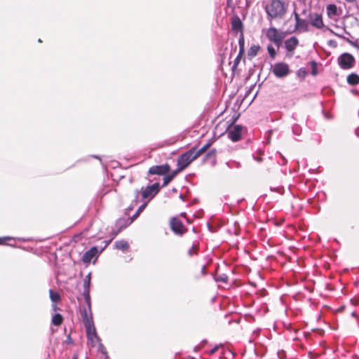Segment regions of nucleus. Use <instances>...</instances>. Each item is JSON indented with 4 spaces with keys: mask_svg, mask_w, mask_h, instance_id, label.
Wrapping results in <instances>:
<instances>
[{
    "mask_svg": "<svg viewBox=\"0 0 359 359\" xmlns=\"http://www.w3.org/2000/svg\"><path fill=\"white\" fill-rule=\"evenodd\" d=\"M265 11L269 18H281L286 13L285 4L280 0H271Z\"/></svg>",
    "mask_w": 359,
    "mask_h": 359,
    "instance_id": "nucleus-1",
    "label": "nucleus"
},
{
    "mask_svg": "<svg viewBox=\"0 0 359 359\" xmlns=\"http://www.w3.org/2000/svg\"><path fill=\"white\" fill-rule=\"evenodd\" d=\"M161 186L158 182H155L151 185L142 187L140 189L142 200L149 202L160 191Z\"/></svg>",
    "mask_w": 359,
    "mask_h": 359,
    "instance_id": "nucleus-2",
    "label": "nucleus"
},
{
    "mask_svg": "<svg viewBox=\"0 0 359 359\" xmlns=\"http://www.w3.org/2000/svg\"><path fill=\"white\" fill-rule=\"evenodd\" d=\"M194 154V149H190L182 154L177 161V169L180 172L184 170L194 160L196 159Z\"/></svg>",
    "mask_w": 359,
    "mask_h": 359,
    "instance_id": "nucleus-3",
    "label": "nucleus"
},
{
    "mask_svg": "<svg viewBox=\"0 0 359 359\" xmlns=\"http://www.w3.org/2000/svg\"><path fill=\"white\" fill-rule=\"evenodd\" d=\"M86 306H83L80 309V313L82 318L83 323L84 327L91 326L94 324L93 319V313L91 310V299H89V302H85Z\"/></svg>",
    "mask_w": 359,
    "mask_h": 359,
    "instance_id": "nucleus-4",
    "label": "nucleus"
},
{
    "mask_svg": "<svg viewBox=\"0 0 359 359\" xmlns=\"http://www.w3.org/2000/svg\"><path fill=\"white\" fill-rule=\"evenodd\" d=\"M337 62L341 69H349L354 66L355 59L351 53H344L339 56Z\"/></svg>",
    "mask_w": 359,
    "mask_h": 359,
    "instance_id": "nucleus-5",
    "label": "nucleus"
},
{
    "mask_svg": "<svg viewBox=\"0 0 359 359\" xmlns=\"http://www.w3.org/2000/svg\"><path fill=\"white\" fill-rule=\"evenodd\" d=\"M86 337L88 341L90 342L92 346H95V341H96L99 344V349H104L103 344L101 343V339L97 334L96 328L95 325L93 324L91 326L86 327Z\"/></svg>",
    "mask_w": 359,
    "mask_h": 359,
    "instance_id": "nucleus-6",
    "label": "nucleus"
},
{
    "mask_svg": "<svg viewBox=\"0 0 359 359\" xmlns=\"http://www.w3.org/2000/svg\"><path fill=\"white\" fill-rule=\"evenodd\" d=\"M272 72L277 78H283L290 73L289 65L283 62H278L274 64Z\"/></svg>",
    "mask_w": 359,
    "mask_h": 359,
    "instance_id": "nucleus-7",
    "label": "nucleus"
},
{
    "mask_svg": "<svg viewBox=\"0 0 359 359\" xmlns=\"http://www.w3.org/2000/svg\"><path fill=\"white\" fill-rule=\"evenodd\" d=\"M266 37L269 40L275 43V45L279 48L284 36L282 33H279L276 28L272 27H270L266 32Z\"/></svg>",
    "mask_w": 359,
    "mask_h": 359,
    "instance_id": "nucleus-8",
    "label": "nucleus"
},
{
    "mask_svg": "<svg viewBox=\"0 0 359 359\" xmlns=\"http://www.w3.org/2000/svg\"><path fill=\"white\" fill-rule=\"evenodd\" d=\"M170 166L168 163L163 165H153L148 170L149 175H165L170 172Z\"/></svg>",
    "mask_w": 359,
    "mask_h": 359,
    "instance_id": "nucleus-9",
    "label": "nucleus"
},
{
    "mask_svg": "<svg viewBox=\"0 0 359 359\" xmlns=\"http://www.w3.org/2000/svg\"><path fill=\"white\" fill-rule=\"evenodd\" d=\"M243 127L241 125L235 126L232 129H228L226 133L228 137L232 142H238L241 140Z\"/></svg>",
    "mask_w": 359,
    "mask_h": 359,
    "instance_id": "nucleus-10",
    "label": "nucleus"
},
{
    "mask_svg": "<svg viewBox=\"0 0 359 359\" xmlns=\"http://www.w3.org/2000/svg\"><path fill=\"white\" fill-rule=\"evenodd\" d=\"M90 282H91V273H88L83 280V291L82 296L83 297L85 302H89L90 299Z\"/></svg>",
    "mask_w": 359,
    "mask_h": 359,
    "instance_id": "nucleus-11",
    "label": "nucleus"
},
{
    "mask_svg": "<svg viewBox=\"0 0 359 359\" xmlns=\"http://www.w3.org/2000/svg\"><path fill=\"white\" fill-rule=\"evenodd\" d=\"M310 24L317 29H322L324 27L322 15L318 13L309 15Z\"/></svg>",
    "mask_w": 359,
    "mask_h": 359,
    "instance_id": "nucleus-12",
    "label": "nucleus"
},
{
    "mask_svg": "<svg viewBox=\"0 0 359 359\" xmlns=\"http://www.w3.org/2000/svg\"><path fill=\"white\" fill-rule=\"evenodd\" d=\"M98 253H100L98 248L97 246H93L83 254L82 260L85 263H89Z\"/></svg>",
    "mask_w": 359,
    "mask_h": 359,
    "instance_id": "nucleus-13",
    "label": "nucleus"
},
{
    "mask_svg": "<svg viewBox=\"0 0 359 359\" xmlns=\"http://www.w3.org/2000/svg\"><path fill=\"white\" fill-rule=\"evenodd\" d=\"M294 19H295V28L300 29L303 32H307L309 30L308 22L299 18V15L294 11Z\"/></svg>",
    "mask_w": 359,
    "mask_h": 359,
    "instance_id": "nucleus-14",
    "label": "nucleus"
},
{
    "mask_svg": "<svg viewBox=\"0 0 359 359\" xmlns=\"http://www.w3.org/2000/svg\"><path fill=\"white\" fill-rule=\"evenodd\" d=\"M231 29L233 32L243 33V24L237 15H233L231 20Z\"/></svg>",
    "mask_w": 359,
    "mask_h": 359,
    "instance_id": "nucleus-15",
    "label": "nucleus"
},
{
    "mask_svg": "<svg viewBox=\"0 0 359 359\" xmlns=\"http://www.w3.org/2000/svg\"><path fill=\"white\" fill-rule=\"evenodd\" d=\"M171 229L173 232L177 234H182L184 225L182 222L176 218H172L170 222Z\"/></svg>",
    "mask_w": 359,
    "mask_h": 359,
    "instance_id": "nucleus-16",
    "label": "nucleus"
},
{
    "mask_svg": "<svg viewBox=\"0 0 359 359\" xmlns=\"http://www.w3.org/2000/svg\"><path fill=\"white\" fill-rule=\"evenodd\" d=\"M299 43V40L296 36H291L285 41V46L287 51H293Z\"/></svg>",
    "mask_w": 359,
    "mask_h": 359,
    "instance_id": "nucleus-17",
    "label": "nucleus"
},
{
    "mask_svg": "<svg viewBox=\"0 0 359 359\" xmlns=\"http://www.w3.org/2000/svg\"><path fill=\"white\" fill-rule=\"evenodd\" d=\"M131 224V221L128 218H119L116 220L115 226L118 229V232H121Z\"/></svg>",
    "mask_w": 359,
    "mask_h": 359,
    "instance_id": "nucleus-18",
    "label": "nucleus"
},
{
    "mask_svg": "<svg viewBox=\"0 0 359 359\" xmlns=\"http://www.w3.org/2000/svg\"><path fill=\"white\" fill-rule=\"evenodd\" d=\"M114 247L117 250H120L123 252H126L129 249V244L125 240L116 241L114 243Z\"/></svg>",
    "mask_w": 359,
    "mask_h": 359,
    "instance_id": "nucleus-19",
    "label": "nucleus"
},
{
    "mask_svg": "<svg viewBox=\"0 0 359 359\" xmlns=\"http://www.w3.org/2000/svg\"><path fill=\"white\" fill-rule=\"evenodd\" d=\"M180 172V171L176 168L175 170L172 171L170 174L165 175L163 177V182L162 187L167 186L168 184V183H170L175 177V176L177 175V173Z\"/></svg>",
    "mask_w": 359,
    "mask_h": 359,
    "instance_id": "nucleus-20",
    "label": "nucleus"
},
{
    "mask_svg": "<svg viewBox=\"0 0 359 359\" xmlns=\"http://www.w3.org/2000/svg\"><path fill=\"white\" fill-rule=\"evenodd\" d=\"M346 81L349 85L355 86L359 83V76L355 73H351L347 76Z\"/></svg>",
    "mask_w": 359,
    "mask_h": 359,
    "instance_id": "nucleus-21",
    "label": "nucleus"
},
{
    "mask_svg": "<svg viewBox=\"0 0 359 359\" xmlns=\"http://www.w3.org/2000/svg\"><path fill=\"white\" fill-rule=\"evenodd\" d=\"M63 317L60 313H56L53 315L51 322L55 326H59L62 323Z\"/></svg>",
    "mask_w": 359,
    "mask_h": 359,
    "instance_id": "nucleus-22",
    "label": "nucleus"
},
{
    "mask_svg": "<svg viewBox=\"0 0 359 359\" xmlns=\"http://www.w3.org/2000/svg\"><path fill=\"white\" fill-rule=\"evenodd\" d=\"M239 55H243L245 51V39L243 33L239 34L238 37Z\"/></svg>",
    "mask_w": 359,
    "mask_h": 359,
    "instance_id": "nucleus-23",
    "label": "nucleus"
},
{
    "mask_svg": "<svg viewBox=\"0 0 359 359\" xmlns=\"http://www.w3.org/2000/svg\"><path fill=\"white\" fill-rule=\"evenodd\" d=\"M326 10H327V13L329 16L338 15L337 6L335 4H328L327 6Z\"/></svg>",
    "mask_w": 359,
    "mask_h": 359,
    "instance_id": "nucleus-24",
    "label": "nucleus"
},
{
    "mask_svg": "<svg viewBox=\"0 0 359 359\" xmlns=\"http://www.w3.org/2000/svg\"><path fill=\"white\" fill-rule=\"evenodd\" d=\"M259 48L260 47L259 45H252L250 46L248 53V56L251 58L255 57L259 50Z\"/></svg>",
    "mask_w": 359,
    "mask_h": 359,
    "instance_id": "nucleus-25",
    "label": "nucleus"
},
{
    "mask_svg": "<svg viewBox=\"0 0 359 359\" xmlns=\"http://www.w3.org/2000/svg\"><path fill=\"white\" fill-rule=\"evenodd\" d=\"M15 241V238H13V237H11V236L0 237V245H6L11 246V247H15V243H6V241Z\"/></svg>",
    "mask_w": 359,
    "mask_h": 359,
    "instance_id": "nucleus-26",
    "label": "nucleus"
},
{
    "mask_svg": "<svg viewBox=\"0 0 359 359\" xmlns=\"http://www.w3.org/2000/svg\"><path fill=\"white\" fill-rule=\"evenodd\" d=\"M216 153L217 151L215 149H210L204 156L203 162H205L208 158H212L214 161L216 160Z\"/></svg>",
    "mask_w": 359,
    "mask_h": 359,
    "instance_id": "nucleus-27",
    "label": "nucleus"
},
{
    "mask_svg": "<svg viewBox=\"0 0 359 359\" xmlns=\"http://www.w3.org/2000/svg\"><path fill=\"white\" fill-rule=\"evenodd\" d=\"M49 297L51 301L56 303L60 299V296L57 292H54L53 290H49Z\"/></svg>",
    "mask_w": 359,
    "mask_h": 359,
    "instance_id": "nucleus-28",
    "label": "nucleus"
},
{
    "mask_svg": "<svg viewBox=\"0 0 359 359\" xmlns=\"http://www.w3.org/2000/svg\"><path fill=\"white\" fill-rule=\"evenodd\" d=\"M191 149H194V154L195 157L198 158L199 156H201L203 153H204L208 147L204 144L201 149H197L196 147H192Z\"/></svg>",
    "mask_w": 359,
    "mask_h": 359,
    "instance_id": "nucleus-29",
    "label": "nucleus"
},
{
    "mask_svg": "<svg viewBox=\"0 0 359 359\" xmlns=\"http://www.w3.org/2000/svg\"><path fill=\"white\" fill-rule=\"evenodd\" d=\"M140 190L135 189V198L131 202V208H134L135 206H136L139 202V197L140 194Z\"/></svg>",
    "mask_w": 359,
    "mask_h": 359,
    "instance_id": "nucleus-30",
    "label": "nucleus"
},
{
    "mask_svg": "<svg viewBox=\"0 0 359 359\" xmlns=\"http://www.w3.org/2000/svg\"><path fill=\"white\" fill-rule=\"evenodd\" d=\"M307 74V72L305 68L302 67L297 72V76L301 80H304Z\"/></svg>",
    "mask_w": 359,
    "mask_h": 359,
    "instance_id": "nucleus-31",
    "label": "nucleus"
},
{
    "mask_svg": "<svg viewBox=\"0 0 359 359\" xmlns=\"http://www.w3.org/2000/svg\"><path fill=\"white\" fill-rule=\"evenodd\" d=\"M215 280L216 282H222L226 283L228 281V276L226 274L222 273L215 277Z\"/></svg>",
    "mask_w": 359,
    "mask_h": 359,
    "instance_id": "nucleus-32",
    "label": "nucleus"
},
{
    "mask_svg": "<svg viewBox=\"0 0 359 359\" xmlns=\"http://www.w3.org/2000/svg\"><path fill=\"white\" fill-rule=\"evenodd\" d=\"M310 65L311 66V74L316 76L318 74V63L315 60H312L310 62Z\"/></svg>",
    "mask_w": 359,
    "mask_h": 359,
    "instance_id": "nucleus-33",
    "label": "nucleus"
},
{
    "mask_svg": "<svg viewBox=\"0 0 359 359\" xmlns=\"http://www.w3.org/2000/svg\"><path fill=\"white\" fill-rule=\"evenodd\" d=\"M292 130L294 135H300L302 134V127L298 124H294L292 127Z\"/></svg>",
    "mask_w": 359,
    "mask_h": 359,
    "instance_id": "nucleus-34",
    "label": "nucleus"
},
{
    "mask_svg": "<svg viewBox=\"0 0 359 359\" xmlns=\"http://www.w3.org/2000/svg\"><path fill=\"white\" fill-rule=\"evenodd\" d=\"M267 50H268L269 56L272 59H274L276 55V51L275 48L271 45H269L267 46Z\"/></svg>",
    "mask_w": 359,
    "mask_h": 359,
    "instance_id": "nucleus-35",
    "label": "nucleus"
},
{
    "mask_svg": "<svg viewBox=\"0 0 359 359\" xmlns=\"http://www.w3.org/2000/svg\"><path fill=\"white\" fill-rule=\"evenodd\" d=\"M148 203V202L143 201V203L137 208L136 212L140 214L145 209Z\"/></svg>",
    "mask_w": 359,
    "mask_h": 359,
    "instance_id": "nucleus-36",
    "label": "nucleus"
},
{
    "mask_svg": "<svg viewBox=\"0 0 359 359\" xmlns=\"http://www.w3.org/2000/svg\"><path fill=\"white\" fill-rule=\"evenodd\" d=\"M111 241L112 240L110 238L108 241H103L104 245L100 248V253H101L109 245V244L111 242Z\"/></svg>",
    "mask_w": 359,
    "mask_h": 359,
    "instance_id": "nucleus-37",
    "label": "nucleus"
},
{
    "mask_svg": "<svg viewBox=\"0 0 359 359\" xmlns=\"http://www.w3.org/2000/svg\"><path fill=\"white\" fill-rule=\"evenodd\" d=\"M65 344H74V340L71 337V335L70 334H68L67 336V338L65 339V341H64Z\"/></svg>",
    "mask_w": 359,
    "mask_h": 359,
    "instance_id": "nucleus-38",
    "label": "nucleus"
},
{
    "mask_svg": "<svg viewBox=\"0 0 359 359\" xmlns=\"http://www.w3.org/2000/svg\"><path fill=\"white\" fill-rule=\"evenodd\" d=\"M195 246L192 245L191 248L188 250V255L192 257L194 254H196V251H194Z\"/></svg>",
    "mask_w": 359,
    "mask_h": 359,
    "instance_id": "nucleus-39",
    "label": "nucleus"
},
{
    "mask_svg": "<svg viewBox=\"0 0 359 359\" xmlns=\"http://www.w3.org/2000/svg\"><path fill=\"white\" fill-rule=\"evenodd\" d=\"M241 55H239V54H238V56L236 57V59H235V60H234L233 65V68L236 67L238 65V63H239V62H240L241 56Z\"/></svg>",
    "mask_w": 359,
    "mask_h": 359,
    "instance_id": "nucleus-40",
    "label": "nucleus"
},
{
    "mask_svg": "<svg viewBox=\"0 0 359 359\" xmlns=\"http://www.w3.org/2000/svg\"><path fill=\"white\" fill-rule=\"evenodd\" d=\"M271 190L273 191H276L281 194L283 193V187H275V188H271Z\"/></svg>",
    "mask_w": 359,
    "mask_h": 359,
    "instance_id": "nucleus-41",
    "label": "nucleus"
},
{
    "mask_svg": "<svg viewBox=\"0 0 359 359\" xmlns=\"http://www.w3.org/2000/svg\"><path fill=\"white\" fill-rule=\"evenodd\" d=\"M140 215V214L137 212L130 217H128V219L131 221V223Z\"/></svg>",
    "mask_w": 359,
    "mask_h": 359,
    "instance_id": "nucleus-42",
    "label": "nucleus"
},
{
    "mask_svg": "<svg viewBox=\"0 0 359 359\" xmlns=\"http://www.w3.org/2000/svg\"><path fill=\"white\" fill-rule=\"evenodd\" d=\"M120 232H118V229L116 230H113L111 233V239L113 240Z\"/></svg>",
    "mask_w": 359,
    "mask_h": 359,
    "instance_id": "nucleus-43",
    "label": "nucleus"
},
{
    "mask_svg": "<svg viewBox=\"0 0 359 359\" xmlns=\"http://www.w3.org/2000/svg\"><path fill=\"white\" fill-rule=\"evenodd\" d=\"M338 37H340V38H342L344 39H345L347 42H348L349 43L352 44V41H350L347 38H345L342 34L341 33H339V34H335Z\"/></svg>",
    "mask_w": 359,
    "mask_h": 359,
    "instance_id": "nucleus-44",
    "label": "nucleus"
},
{
    "mask_svg": "<svg viewBox=\"0 0 359 359\" xmlns=\"http://www.w3.org/2000/svg\"><path fill=\"white\" fill-rule=\"evenodd\" d=\"M207 343L208 341L206 339H203L199 344L200 348H202L203 347H204L207 344Z\"/></svg>",
    "mask_w": 359,
    "mask_h": 359,
    "instance_id": "nucleus-45",
    "label": "nucleus"
},
{
    "mask_svg": "<svg viewBox=\"0 0 359 359\" xmlns=\"http://www.w3.org/2000/svg\"><path fill=\"white\" fill-rule=\"evenodd\" d=\"M201 273L202 276H205L206 275V270H205V266L203 265L201 268Z\"/></svg>",
    "mask_w": 359,
    "mask_h": 359,
    "instance_id": "nucleus-46",
    "label": "nucleus"
},
{
    "mask_svg": "<svg viewBox=\"0 0 359 359\" xmlns=\"http://www.w3.org/2000/svg\"><path fill=\"white\" fill-rule=\"evenodd\" d=\"M217 349H218V346H217V345H216L215 347H213V348L210 350V354H213L214 353H215V352L217 351Z\"/></svg>",
    "mask_w": 359,
    "mask_h": 359,
    "instance_id": "nucleus-47",
    "label": "nucleus"
},
{
    "mask_svg": "<svg viewBox=\"0 0 359 359\" xmlns=\"http://www.w3.org/2000/svg\"><path fill=\"white\" fill-rule=\"evenodd\" d=\"M17 240L22 241H30V238H17Z\"/></svg>",
    "mask_w": 359,
    "mask_h": 359,
    "instance_id": "nucleus-48",
    "label": "nucleus"
},
{
    "mask_svg": "<svg viewBox=\"0 0 359 359\" xmlns=\"http://www.w3.org/2000/svg\"><path fill=\"white\" fill-rule=\"evenodd\" d=\"M280 156H281V158L283 159V163L282 164L283 165H285L287 163V159L282 154H280Z\"/></svg>",
    "mask_w": 359,
    "mask_h": 359,
    "instance_id": "nucleus-49",
    "label": "nucleus"
},
{
    "mask_svg": "<svg viewBox=\"0 0 359 359\" xmlns=\"http://www.w3.org/2000/svg\"><path fill=\"white\" fill-rule=\"evenodd\" d=\"M254 159L257 162H261L262 161V158L261 157H255L254 156Z\"/></svg>",
    "mask_w": 359,
    "mask_h": 359,
    "instance_id": "nucleus-50",
    "label": "nucleus"
},
{
    "mask_svg": "<svg viewBox=\"0 0 359 359\" xmlns=\"http://www.w3.org/2000/svg\"><path fill=\"white\" fill-rule=\"evenodd\" d=\"M212 140H210L209 142L205 144V145L209 148L210 147V145L212 144Z\"/></svg>",
    "mask_w": 359,
    "mask_h": 359,
    "instance_id": "nucleus-51",
    "label": "nucleus"
},
{
    "mask_svg": "<svg viewBox=\"0 0 359 359\" xmlns=\"http://www.w3.org/2000/svg\"><path fill=\"white\" fill-rule=\"evenodd\" d=\"M201 348H200V346H199V345H198V346H196L194 347V351L195 352H196V351H198L199 349H201Z\"/></svg>",
    "mask_w": 359,
    "mask_h": 359,
    "instance_id": "nucleus-52",
    "label": "nucleus"
},
{
    "mask_svg": "<svg viewBox=\"0 0 359 359\" xmlns=\"http://www.w3.org/2000/svg\"><path fill=\"white\" fill-rule=\"evenodd\" d=\"M52 307L54 311H56L57 309V306L55 304H53Z\"/></svg>",
    "mask_w": 359,
    "mask_h": 359,
    "instance_id": "nucleus-53",
    "label": "nucleus"
},
{
    "mask_svg": "<svg viewBox=\"0 0 359 359\" xmlns=\"http://www.w3.org/2000/svg\"><path fill=\"white\" fill-rule=\"evenodd\" d=\"M179 197L182 201H184V196L182 194H180Z\"/></svg>",
    "mask_w": 359,
    "mask_h": 359,
    "instance_id": "nucleus-54",
    "label": "nucleus"
},
{
    "mask_svg": "<svg viewBox=\"0 0 359 359\" xmlns=\"http://www.w3.org/2000/svg\"><path fill=\"white\" fill-rule=\"evenodd\" d=\"M93 156V158H97V159H100V158L98 156H97V155H93V156Z\"/></svg>",
    "mask_w": 359,
    "mask_h": 359,
    "instance_id": "nucleus-55",
    "label": "nucleus"
},
{
    "mask_svg": "<svg viewBox=\"0 0 359 359\" xmlns=\"http://www.w3.org/2000/svg\"><path fill=\"white\" fill-rule=\"evenodd\" d=\"M72 359H78V357L76 355H74L72 358Z\"/></svg>",
    "mask_w": 359,
    "mask_h": 359,
    "instance_id": "nucleus-56",
    "label": "nucleus"
},
{
    "mask_svg": "<svg viewBox=\"0 0 359 359\" xmlns=\"http://www.w3.org/2000/svg\"><path fill=\"white\" fill-rule=\"evenodd\" d=\"M344 32L348 36H351V34L348 32H346L345 29H344Z\"/></svg>",
    "mask_w": 359,
    "mask_h": 359,
    "instance_id": "nucleus-57",
    "label": "nucleus"
},
{
    "mask_svg": "<svg viewBox=\"0 0 359 359\" xmlns=\"http://www.w3.org/2000/svg\"><path fill=\"white\" fill-rule=\"evenodd\" d=\"M172 192H177V189L176 188H172Z\"/></svg>",
    "mask_w": 359,
    "mask_h": 359,
    "instance_id": "nucleus-58",
    "label": "nucleus"
},
{
    "mask_svg": "<svg viewBox=\"0 0 359 359\" xmlns=\"http://www.w3.org/2000/svg\"><path fill=\"white\" fill-rule=\"evenodd\" d=\"M133 208H131V204H130V205H129V207L128 208V210H133Z\"/></svg>",
    "mask_w": 359,
    "mask_h": 359,
    "instance_id": "nucleus-59",
    "label": "nucleus"
},
{
    "mask_svg": "<svg viewBox=\"0 0 359 359\" xmlns=\"http://www.w3.org/2000/svg\"><path fill=\"white\" fill-rule=\"evenodd\" d=\"M88 230V228H86V229L83 231V233L86 232Z\"/></svg>",
    "mask_w": 359,
    "mask_h": 359,
    "instance_id": "nucleus-60",
    "label": "nucleus"
},
{
    "mask_svg": "<svg viewBox=\"0 0 359 359\" xmlns=\"http://www.w3.org/2000/svg\"><path fill=\"white\" fill-rule=\"evenodd\" d=\"M189 359H196L194 357H191Z\"/></svg>",
    "mask_w": 359,
    "mask_h": 359,
    "instance_id": "nucleus-61",
    "label": "nucleus"
},
{
    "mask_svg": "<svg viewBox=\"0 0 359 359\" xmlns=\"http://www.w3.org/2000/svg\"><path fill=\"white\" fill-rule=\"evenodd\" d=\"M356 93H357L358 95H359V92H358V91H357V92H356Z\"/></svg>",
    "mask_w": 359,
    "mask_h": 359,
    "instance_id": "nucleus-62",
    "label": "nucleus"
}]
</instances>
